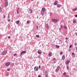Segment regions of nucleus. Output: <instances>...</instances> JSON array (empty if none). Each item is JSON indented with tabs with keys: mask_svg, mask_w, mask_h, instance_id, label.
I'll list each match as a JSON object with an SVG mask.
<instances>
[{
	"mask_svg": "<svg viewBox=\"0 0 77 77\" xmlns=\"http://www.w3.org/2000/svg\"><path fill=\"white\" fill-rule=\"evenodd\" d=\"M14 63L13 64V66H14Z\"/></svg>",
	"mask_w": 77,
	"mask_h": 77,
	"instance_id": "nucleus-54",
	"label": "nucleus"
},
{
	"mask_svg": "<svg viewBox=\"0 0 77 77\" xmlns=\"http://www.w3.org/2000/svg\"><path fill=\"white\" fill-rule=\"evenodd\" d=\"M13 56H17V54H15L13 55Z\"/></svg>",
	"mask_w": 77,
	"mask_h": 77,
	"instance_id": "nucleus-32",
	"label": "nucleus"
},
{
	"mask_svg": "<svg viewBox=\"0 0 77 77\" xmlns=\"http://www.w3.org/2000/svg\"><path fill=\"white\" fill-rule=\"evenodd\" d=\"M45 8H42L41 12L42 15H44V12H45Z\"/></svg>",
	"mask_w": 77,
	"mask_h": 77,
	"instance_id": "nucleus-1",
	"label": "nucleus"
},
{
	"mask_svg": "<svg viewBox=\"0 0 77 77\" xmlns=\"http://www.w3.org/2000/svg\"><path fill=\"white\" fill-rule=\"evenodd\" d=\"M72 55H74L75 54L74 53H72Z\"/></svg>",
	"mask_w": 77,
	"mask_h": 77,
	"instance_id": "nucleus-34",
	"label": "nucleus"
},
{
	"mask_svg": "<svg viewBox=\"0 0 77 77\" xmlns=\"http://www.w3.org/2000/svg\"><path fill=\"white\" fill-rule=\"evenodd\" d=\"M71 47H72V45H70L69 46V48H71Z\"/></svg>",
	"mask_w": 77,
	"mask_h": 77,
	"instance_id": "nucleus-31",
	"label": "nucleus"
},
{
	"mask_svg": "<svg viewBox=\"0 0 77 77\" xmlns=\"http://www.w3.org/2000/svg\"><path fill=\"white\" fill-rule=\"evenodd\" d=\"M76 36H77V33H76Z\"/></svg>",
	"mask_w": 77,
	"mask_h": 77,
	"instance_id": "nucleus-53",
	"label": "nucleus"
},
{
	"mask_svg": "<svg viewBox=\"0 0 77 77\" xmlns=\"http://www.w3.org/2000/svg\"><path fill=\"white\" fill-rule=\"evenodd\" d=\"M38 68H39V69H41V66H38Z\"/></svg>",
	"mask_w": 77,
	"mask_h": 77,
	"instance_id": "nucleus-46",
	"label": "nucleus"
},
{
	"mask_svg": "<svg viewBox=\"0 0 77 77\" xmlns=\"http://www.w3.org/2000/svg\"><path fill=\"white\" fill-rule=\"evenodd\" d=\"M55 62H54V63H55Z\"/></svg>",
	"mask_w": 77,
	"mask_h": 77,
	"instance_id": "nucleus-56",
	"label": "nucleus"
},
{
	"mask_svg": "<svg viewBox=\"0 0 77 77\" xmlns=\"http://www.w3.org/2000/svg\"><path fill=\"white\" fill-rule=\"evenodd\" d=\"M63 54V52H61L60 53V55H61V54Z\"/></svg>",
	"mask_w": 77,
	"mask_h": 77,
	"instance_id": "nucleus-27",
	"label": "nucleus"
},
{
	"mask_svg": "<svg viewBox=\"0 0 77 77\" xmlns=\"http://www.w3.org/2000/svg\"><path fill=\"white\" fill-rule=\"evenodd\" d=\"M52 13H51L50 14V16H52Z\"/></svg>",
	"mask_w": 77,
	"mask_h": 77,
	"instance_id": "nucleus-26",
	"label": "nucleus"
},
{
	"mask_svg": "<svg viewBox=\"0 0 77 77\" xmlns=\"http://www.w3.org/2000/svg\"><path fill=\"white\" fill-rule=\"evenodd\" d=\"M65 42L66 43L67 42V41H65Z\"/></svg>",
	"mask_w": 77,
	"mask_h": 77,
	"instance_id": "nucleus-51",
	"label": "nucleus"
},
{
	"mask_svg": "<svg viewBox=\"0 0 77 77\" xmlns=\"http://www.w3.org/2000/svg\"><path fill=\"white\" fill-rule=\"evenodd\" d=\"M74 45H75V46H76V45H77V43H74Z\"/></svg>",
	"mask_w": 77,
	"mask_h": 77,
	"instance_id": "nucleus-36",
	"label": "nucleus"
},
{
	"mask_svg": "<svg viewBox=\"0 0 77 77\" xmlns=\"http://www.w3.org/2000/svg\"><path fill=\"white\" fill-rule=\"evenodd\" d=\"M46 77H48V75H46Z\"/></svg>",
	"mask_w": 77,
	"mask_h": 77,
	"instance_id": "nucleus-50",
	"label": "nucleus"
},
{
	"mask_svg": "<svg viewBox=\"0 0 77 77\" xmlns=\"http://www.w3.org/2000/svg\"><path fill=\"white\" fill-rule=\"evenodd\" d=\"M69 51L70 52V51H71V49H69Z\"/></svg>",
	"mask_w": 77,
	"mask_h": 77,
	"instance_id": "nucleus-42",
	"label": "nucleus"
},
{
	"mask_svg": "<svg viewBox=\"0 0 77 77\" xmlns=\"http://www.w3.org/2000/svg\"><path fill=\"white\" fill-rule=\"evenodd\" d=\"M7 51H4L2 52V54H3V55H5L7 54Z\"/></svg>",
	"mask_w": 77,
	"mask_h": 77,
	"instance_id": "nucleus-4",
	"label": "nucleus"
},
{
	"mask_svg": "<svg viewBox=\"0 0 77 77\" xmlns=\"http://www.w3.org/2000/svg\"><path fill=\"white\" fill-rule=\"evenodd\" d=\"M32 1H33V0H31Z\"/></svg>",
	"mask_w": 77,
	"mask_h": 77,
	"instance_id": "nucleus-55",
	"label": "nucleus"
},
{
	"mask_svg": "<svg viewBox=\"0 0 77 77\" xmlns=\"http://www.w3.org/2000/svg\"><path fill=\"white\" fill-rule=\"evenodd\" d=\"M10 63H10V62H8L6 63L5 65L6 66H9V65H10Z\"/></svg>",
	"mask_w": 77,
	"mask_h": 77,
	"instance_id": "nucleus-5",
	"label": "nucleus"
},
{
	"mask_svg": "<svg viewBox=\"0 0 77 77\" xmlns=\"http://www.w3.org/2000/svg\"><path fill=\"white\" fill-rule=\"evenodd\" d=\"M66 68L68 70H69V67L68 66H66Z\"/></svg>",
	"mask_w": 77,
	"mask_h": 77,
	"instance_id": "nucleus-24",
	"label": "nucleus"
},
{
	"mask_svg": "<svg viewBox=\"0 0 77 77\" xmlns=\"http://www.w3.org/2000/svg\"><path fill=\"white\" fill-rule=\"evenodd\" d=\"M59 29V30H61V28H60Z\"/></svg>",
	"mask_w": 77,
	"mask_h": 77,
	"instance_id": "nucleus-48",
	"label": "nucleus"
},
{
	"mask_svg": "<svg viewBox=\"0 0 77 77\" xmlns=\"http://www.w3.org/2000/svg\"><path fill=\"white\" fill-rule=\"evenodd\" d=\"M61 6H62V5L60 4H58L57 5V8H60Z\"/></svg>",
	"mask_w": 77,
	"mask_h": 77,
	"instance_id": "nucleus-10",
	"label": "nucleus"
},
{
	"mask_svg": "<svg viewBox=\"0 0 77 77\" xmlns=\"http://www.w3.org/2000/svg\"><path fill=\"white\" fill-rule=\"evenodd\" d=\"M37 57H38V58H40V57H41V56L39 55V56H38Z\"/></svg>",
	"mask_w": 77,
	"mask_h": 77,
	"instance_id": "nucleus-25",
	"label": "nucleus"
},
{
	"mask_svg": "<svg viewBox=\"0 0 77 77\" xmlns=\"http://www.w3.org/2000/svg\"><path fill=\"white\" fill-rule=\"evenodd\" d=\"M5 7H7L8 6V3L7 2H6L5 3Z\"/></svg>",
	"mask_w": 77,
	"mask_h": 77,
	"instance_id": "nucleus-9",
	"label": "nucleus"
},
{
	"mask_svg": "<svg viewBox=\"0 0 77 77\" xmlns=\"http://www.w3.org/2000/svg\"><path fill=\"white\" fill-rule=\"evenodd\" d=\"M36 37H37V38H39V35H36Z\"/></svg>",
	"mask_w": 77,
	"mask_h": 77,
	"instance_id": "nucleus-33",
	"label": "nucleus"
},
{
	"mask_svg": "<svg viewBox=\"0 0 77 77\" xmlns=\"http://www.w3.org/2000/svg\"><path fill=\"white\" fill-rule=\"evenodd\" d=\"M59 69H60V67L59 66H58L57 69L55 70V71L56 72H57V71H58V70H59Z\"/></svg>",
	"mask_w": 77,
	"mask_h": 77,
	"instance_id": "nucleus-6",
	"label": "nucleus"
},
{
	"mask_svg": "<svg viewBox=\"0 0 77 77\" xmlns=\"http://www.w3.org/2000/svg\"><path fill=\"white\" fill-rule=\"evenodd\" d=\"M69 76L68 75H67L65 77H68Z\"/></svg>",
	"mask_w": 77,
	"mask_h": 77,
	"instance_id": "nucleus-43",
	"label": "nucleus"
},
{
	"mask_svg": "<svg viewBox=\"0 0 77 77\" xmlns=\"http://www.w3.org/2000/svg\"><path fill=\"white\" fill-rule=\"evenodd\" d=\"M60 27H61V28H63V26H62V25H60Z\"/></svg>",
	"mask_w": 77,
	"mask_h": 77,
	"instance_id": "nucleus-38",
	"label": "nucleus"
},
{
	"mask_svg": "<svg viewBox=\"0 0 77 77\" xmlns=\"http://www.w3.org/2000/svg\"><path fill=\"white\" fill-rule=\"evenodd\" d=\"M59 42H60V43H61V40H59Z\"/></svg>",
	"mask_w": 77,
	"mask_h": 77,
	"instance_id": "nucleus-29",
	"label": "nucleus"
},
{
	"mask_svg": "<svg viewBox=\"0 0 77 77\" xmlns=\"http://www.w3.org/2000/svg\"><path fill=\"white\" fill-rule=\"evenodd\" d=\"M66 72L64 73L63 74V75H64V76H65V75H66Z\"/></svg>",
	"mask_w": 77,
	"mask_h": 77,
	"instance_id": "nucleus-20",
	"label": "nucleus"
},
{
	"mask_svg": "<svg viewBox=\"0 0 77 77\" xmlns=\"http://www.w3.org/2000/svg\"><path fill=\"white\" fill-rule=\"evenodd\" d=\"M37 29H38V26H36Z\"/></svg>",
	"mask_w": 77,
	"mask_h": 77,
	"instance_id": "nucleus-41",
	"label": "nucleus"
},
{
	"mask_svg": "<svg viewBox=\"0 0 77 77\" xmlns=\"http://www.w3.org/2000/svg\"><path fill=\"white\" fill-rule=\"evenodd\" d=\"M11 21V19H8V22H9V21Z\"/></svg>",
	"mask_w": 77,
	"mask_h": 77,
	"instance_id": "nucleus-28",
	"label": "nucleus"
},
{
	"mask_svg": "<svg viewBox=\"0 0 77 77\" xmlns=\"http://www.w3.org/2000/svg\"><path fill=\"white\" fill-rule=\"evenodd\" d=\"M57 1H55V2L54 3V5H57Z\"/></svg>",
	"mask_w": 77,
	"mask_h": 77,
	"instance_id": "nucleus-13",
	"label": "nucleus"
},
{
	"mask_svg": "<svg viewBox=\"0 0 77 77\" xmlns=\"http://www.w3.org/2000/svg\"><path fill=\"white\" fill-rule=\"evenodd\" d=\"M26 53V51H22L21 52L20 54V55H22L23 54H24Z\"/></svg>",
	"mask_w": 77,
	"mask_h": 77,
	"instance_id": "nucleus-7",
	"label": "nucleus"
},
{
	"mask_svg": "<svg viewBox=\"0 0 77 77\" xmlns=\"http://www.w3.org/2000/svg\"><path fill=\"white\" fill-rule=\"evenodd\" d=\"M65 39H66V40H68V37H66L65 38Z\"/></svg>",
	"mask_w": 77,
	"mask_h": 77,
	"instance_id": "nucleus-39",
	"label": "nucleus"
},
{
	"mask_svg": "<svg viewBox=\"0 0 77 77\" xmlns=\"http://www.w3.org/2000/svg\"><path fill=\"white\" fill-rule=\"evenodd\" d=\"M3 18L4 19H5V15H4V17H3Z\"/></svg>",
	"mask_w": 77,
	"mask_h": 77,
	"instance_id": "nucleus-37",
	"label": "nucleus"
},
{
	"mask_svg": "<svg viewBox=\"0 0 77 77\" xmlns=\"http://www.w3.org/2000/svg\"><path fill=\"white\" fill-rule=\"evenodd\" d=\"M55 46H56V48H60V46H59L58 45H55Z\"/></svg>",
	"mask_w": 77,
	"mask_h": 77,
	"instance_id": "nucleus-15",
	"label": "nucleus"
},
{
	"mask_svg": "<svg viewBox=\"0 0 77 77\" xmlns=\"http://www.w3.org/2000/svg\"><path fill=\"white\" fill-rule=\"evenodd\" d=\"M77 8H75L74 9H72V11H77Z\"/></svg>",
	"mask_w": 77,
	"mask_h": 77,
	"instance_id": "nucleus-14",
	"label": "nucleus"
},
{
	"mask_svg": "<svg viewBox=\"0 0 77 77\" xmlns=\"http://www.w3.org/2000/svg\"><path fill=\"white\" fill-rule=\"evenodd\" d=\"M76 51H77V48H76Z\"/></svg>",
	"mask_w": 77,
	"mask_h": 77,
	"instance_id": "nucleus-52",
	"label": "nucleus"
},
{
	"mask_svg": "<svg viewBox=\"0 0 77 77\" xmlns=\"http://www.w3.org/2000/svg\"><path fill=\"white\" fill-rule=\"evenodd\" d=\"M52 21L53 23H57L59 21L58 19H53Z\"/></svg>",
	"mask_w": 77,
	"mask_h": 77,
	"instance_id": "nucleus-2",
	"label": "nucleus"
},
{
	"mask_svg": "<svg viewBox=\"0 0 77 77\" xmlns=\"http://www.w3.org/2000/svg\"><path fill=\"white\" fill-rule=\"evenodd\" d=\"M70 62V61L69 60H67L66 63V65H68V64H69V63Z\"/></svg>",
	"mask_w": 77,
	"mask_h": 77,
	"instance_id": "nucleus-8",
	"label": "nucleus"
},
{
	"mask_svg": "<svg viewBox=\"0 0 77 77\" xmlns=\"http://www.w3.org/2000/svg\"><path fill=\"white\" fill-rule=\"evenodd\" d=\"M38 54H41L42 53L41 52L39 51H38Z\"/></svg>",
	"mask_w": 77,
	"mask_h": 77,
	"instance_id": "nucleus-19",
	"label": "nucleus"
},
{
	"mask_svg": "<svg viewBox=\"0 0 77 77\" xmlns=\"http://www.w3.org/2000/svg\"><path fill=\"white\" fill-rule=\"evenodd\" d=\"M52 55V53H50L48 54V56L49 57H51Z\"/></svg>",
	"mask_w": 77,
	"mask_h": 77,
	"instance_id": "nucleus-12",
	"label": "nucleus"
},
{
	"mask_svg": "<svg viewBox=\"0 0 77 77\" xmlns=\"http://www.w3.org/2000/svg\"><path fill=\"white\" fill-rule=\"evenodd\" d=\"M29 11L30 14H32V9H30L29 10Z\"/></svg>",
	"mask_w": 77,
	"mask_h": 77,
	"instance_id": "nucleus-16",
	"label": "nucleus"
},
{
	"mask_svg": "<svg viewBox=\"0 0 77 77\" xmlns=\"http://www.w3.org/2000/svg\"><path fill=\"white\" fill-rule=\"evenodd\" d=\"M5 2H7V0H5Z\"/></svg>",
	"mask_w": 77,
	"mask_h": 77,
	"instance_id": "nucleus-49",
	"label": "nucleus"
},
{
	"mask_svg": "<svg viewBox=\"0 0 77 77\" xmlns=\"http://www.w3.org/2000/svg\"><path fill=\"white\" fill-rule=\"evenodd\" d=\"M17 14H19V11H18V9L17 10Z\"/></svg>",
	"mask_w": 77,
	"mask_h": 77,
	"instance_id": "nucleus-23",
	"label": "nucleus"
},
{
	"mask_svg": "<svg viewBox=\"0 0 77 77\" xmlns=\"http://www.w3.org/2000/svg\"><path fill=\"white\" fill-rule=\"evenodd\" d=\"M64 28L65 29H68V28L67 27V26H64Z\"/></svg>",
	"mask_w": 77,
	"mask_h": 77,
	"instance_id": "nucleus-18",
	"label": "nucleus"
},
{
	"mask_svg": "<svg viewBox=\"0 0 77 77\" xmlns=\"http://www.w3.org/2000/svg\"><path fill=\"white\" fill-rule=\"evenodd\" d=\"M46 26L47 27V28H49V27L48 26V24H46Z\"/></svg>",
	"mask_w": 77,
	"mask_h": 77,
	"instance_id": "nucleus-21",
	"label": "nucleus"
},
{
	"mask_svg": "<svg viewBox=\"0 0 77 77\" xmlns=\"http://www.w3.org/2000/svg\"><path fill=\"white\" fill-rule=\"evenodd\" d=\"M73 23H74V24H75L76 23V21L75 20H74L73 21Z\"/></svg>",
	"mask_w": 77,
	"mask_h": 77,
	"instance_id": "nucleus-22",
	"label": "nucleus"
},
{
	"mask_svg": "<svg viewBox=\"0 0 77 77\" xmlns=\"http://www.w3.org/2000/svg\"><path fill=\"white\" fill-rule=\"evenodd\" d=\"M8 18H9L10 17L9 16V14H8Z\"/></svg>",
	"mask_w": 77,
	"mask_h": 77,
	"instance_id": "nucleus-45",
	"label": "nucleus"
},
{
	"mask_svg": "<svg viewBox=\"0 0 77 77\" xmlns=\"http://www.w3.org/2000/svg\"><path fill=\"white\" fill-rule=\"evenodd\" d=\"M38 77H41V76L40 75H38Z\"/></svg>",
	"mask_w": 77,
	"mask_h": 77,
	"instance_id": "nucleus-47",
	"label": "nucleus"
},
{
	"mask_svg": "<svg viewBox=\"0 0 77 77\" xmlns=\"http://www.w3.org/2000/svg\"><path fill=\"white\" fill-rule=\"evenodd\" d=\"M9 70H10V69H9V68H8L7 69V70L8 71H9Z\"/></svg>",
	"mask_w": 77,
	"mask_h": 77,
	"instance_id": "nucleus-35",
	"label": "nucleus"
},
{
	"mask_svg": "<svg viewBox=\"0 0 77 77\" xmlns=\"http://www.w3.org/2000/svg\"><path fill=\"white\" fill-rule=\"evenodd\" d=\"M30 23V21H29V20H28L27 21V24H29V23Z\"/></svg>",
	"mask_w": 77,
	"mask_h": 77,
	"instance_id": "nucleus-30",
	"label": "nucleus"
},
{
	"mask_svg": "<svg viewBox=\"0 0 77 77\" xmlns=\"http://www.w3.org/2000/svg\"><path fill=\"white\" fill-rule=\"evenodd\" d=\"M11 38V37L10 36H9L8 37V38H9V39H10Z\"/></svg>",
	"mask_w": 77,
	"mask_h": 77,
	"instance_id": "nucleus-40",
	"label": "nucleus"
},
{
	"mask_svg": "<svg viewBox=\"0 0 77 77\" xmlns=\"http://www.w3.org/2000/svg\"><path fill=\"white\" fill-rule=\"evenodd\" d=\"M34 69L35 71H38V67L35 66L34 67Z\"/></svg>",
	"mask_w": 77,
	"mask_h": 77,
	"instance_id": "nucleus-3",
	"label": "nucleus"
},
{
	"mask_svg": "<svg viewBox=\"0 0 77 77\" xmlns=\"http://www.w3.org/2000/svg\"><path fill=\"white\" fill-rule=\"evenodd\" d=\"M19 23H20V21H16V23L17 24H19Z\"/></svg>",
	"mask_w": 77,
	"mask_h": 77,
	"instance_id": "nucleus-17",
	"label": "nucleus"
},
{
	"mask_svg": "<svg viewBox=\"0 0 77 77\" xmlns=\"http://www.w3.org/2000/svg\"><path fill=\"white\" fill-rule=\"evenodd\" d=\"M75 17H77V15L76 14V15H75Z\"/></svg>",
	"mask_w": 77,
	"mask_h": 77,
	"instance_id": "nucleus-44",
	"label": "nucleus"
},
{
	"mask_svg": "<svg viewBox=\"0 0 77 77\" xmlns=\"http://www.w3.org/2000/svg\"><path fill=\"white\" fill-rule=\"evenodd\" d=\"M62 59L63 60H65V55H63L62 56Z\"/></svg>",
	"mask_w": 77,
	"mask_h": 77,
	"instance_id": "nucleus-11",
	"label": "nucleus"
}]
</instances>
